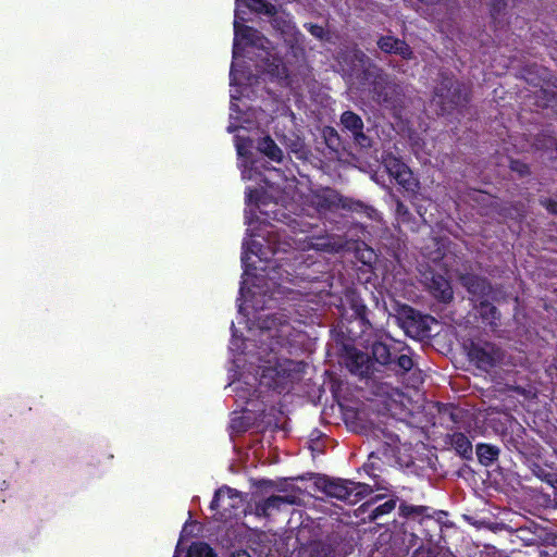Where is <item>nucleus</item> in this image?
Masks as SVG:
<instances>
[{"label": "nucleus", "instance_id": "1", "mask_svg": "<svg viewBox=\"0 0 557 557\" xmlns=\"http://www.w3.org/2000/svg\"><path fill=\"white\" fill-rule=\"evenodd\" d=\"M307 363L292 359H278L262 369L260 384L277 393L288 392L294 382L300 381Z\"/></svg>", "mask_w": 557, "mask_h": 557}, {"label": "nucleus", "instance_id": "2", "mask_svg": "<svg viewBox=\"0 0 557 557\" xmlns=\"http://www.w3.org/2000/svg\"><path fill=\"white\" fill-rule=\"evenodd\" d=\"M317 491L322 492L327 497L345 500L349 499L352 494L356 496L363 495L367 492V486L360 483L346 482L315 474Z\"/></svg>", "mask_w": 557, "mask_h": 557}, {"label": "nucleus", "instance_id": "3", "mask_svg": "<svg viewBox=\"0 0 557 557\" xmlns=\"http://www.w3.org/2000/svg\"><path fill=\"white\" fill-rule=\"evenodd\" d=\"M463 284L473 296L478 297L476 300H480V314L482 318L493 324L497 311L485 298L491 292L490 285L479 277H465Z\"/></svg>", "mask_w": 557, "mask_h": 557}, {"label": "nucleus", "instance_id": "4", "mask_svg": "<svg viewBox=\"0 0 557 557\" xmlns=\"http://www.w3.org/2000/svg\"><path fill=\"white\" fill-rule=\"evenodd\" d=\"M384 165L392 177L403 186L406 190H413L417 186L416 178L413 177L409 168L400 160L393 156H387L384 159Z\"/></svg>", "mask_w": 557, "mask_h": 557}, {"label": "nucleus", "instance_id": "5", "mask_svg": "<svg viewBox=\"0 0 557 557\" xmlns=\"http://www.w3.org/2000/svg\"><path fill=\"white\" fill-rule=\"evenodd\" d=\"M359 207H361L359 203H348L346 200H343L333 189L323 188L315 191V209L334 210L347 208L349 210H357Z\"/></svg>", "mask_w": 557, "mask_h": 557}, {"label": "nucleus", "instance_id": "6", "mask_svg": "<svg viewBox=\"0 0 557 557\" xmlns=\"http://www.w3.org/2000/svg\"><path fill=\"white\" fill-rule=\"evenodd\" d=\"M295 499L296 497L290 495H272L257 504V515L269 518L275 512H278L285 509L286 507L295 504Z\"/></svg>", "mask_w": 557, "mask_h": 557}, {"label": "nucleus", "instance_id": "7", "mask_svg": "<svg viewBox=\"0 0 557 557\" xmlns=\"http://www.w3.org/2000/svg\"><path fill=\"white\" fill-rule=\"evenodd\" d=\"M366 67L364 55L357 51H348L337 59V69L343 72L344 75H359Z\"/></svg>", "mask_w": 557, "mask_h": 557}, {"label": "nucleus", "instance_id": "8", "mask_svg": "<svg viewBox=\"0 0 557 557\" xmlns=\"http://www.w3.org/2000/svg\"><path fill=\"white\" fill-rule=\"evenodd\" d=\"M234 32L235 38L245 40L249 46L265 50V44H269V40L259 30L248 25H242L236 21L234 22Z\"/></svg>", "mask_w": 557, "mask_h": 557}, {"label": "nucleus", "instance_id": "9", "mask_svg": "<svg viewBox=\"0 0 557 557\" xmlns=\"http://www.w3.org/2000/svg\"><path fill=\"white\" fill-rule=\"evenodd\" d=\"M341 122L352 134L360 146L366 147L369 145L368 137L362 133L363 122L357 114L346 111L342 114Z\"/></svg>", "mask_w": 557, "mask_h": 557}, {"label": "nucleus", "instance_id": "10", "mask_svg": "<svg viewBox=\"0 0 557 557\" xmlns=\"http://www.w3.org/2000/svg\"><path fill=\"white\" fill-rule=\"evenodd\" d=\"M264 51L267 55L262 59L261 65L263 72L271 78L286 79L288 77V70L282 58L271 54L267 49Z\"/></svg>", "mask_w": 557, "mask_h": 557}, {"label": "nucleus", "instance_id": "11", "mask_svg": "<svg viewBox=\"0 0 557 557\" xmlns=\"http://www.w3.org/2000/svg\"><path fill=\"white\" fill-rule=\"evenodd\" d=\"M257 149L272 161L281 162L283 159L282 149L269 135L258 139Z\"/></svg>", "mask_w": 557, "mask_h": 557}, {"label": "nucleus", "instance_id": "12", "mask_svg": "<svg viewBox=\"0 0 557 557\" xmlns=\"http://www.w3.org/2000/svg\"><path fill=\"white\" fill-rule=\"evenodd\" d=\"M429 287L434 296L443 301H448L453 298L450 284L448 280L442 275H433Z\"/></svg>", "mask_w": 557, "mask_h": 557}, {"label": "nucleus", "instance_id": "13", "mask_svg": "<svg viewBox=\"0 0 557 557\" xmlns=\"http://www.w3.org/2000/svg\"><path fill=\"white\" fill-rule=\"evenodd\" d=\"M379 47L385 52H394L400 54L403 58L411 55L410 48L404 42L394 37H383L379 41Z\"/></svg>", "mask_w": 557, "mask_h": 557}, {"label": "nucleus", "instance_id": "14", "mask_svg": "<svg viewBox=\"0 0 557 557\" xmlns=\"http://www.w3.org/2000/svg\"><path fill=\"white\" fill-rule=\"evenodd\" d=\"M251 140L249 138L243 139L236 145L237 153L239 157L246 159L250 163V171L258 172L260 169H268L261 161L252 159V153L249 151Z\"/></svg>", "mask_w": 557, "mask_h": 557}, {"label": "nucleus", "instance_id": "15", "mask_svg": "<svg viewBox=\"0 0 557 557\" xmlns=\"http://www.w3.org/2000/svg\"><path fill=\"white\" fill-rule=\"evenodd\" d=\"M347 249H354L356 258L363 264L370 265L376 259L374 250L364 243H357L354 247L348 246Z\"/></svg>", "mask_w": 557, "mask_h": 557}, {"label": "nucleus", "instance_id": "16", "mask_svg": "<svg viewBox=\"0 0 557 557\" xmlns=\"http://www.w3.org/2000/svg\"><path fill=\"white\" fill-rule=\"evenodd\" d=\"M246 203L248 206L255 205L261 214L265 215L267 218H271L269 211L263 209V207L267 206V202L263 200V196L258 189L248 188L246 191Z\"/></svg>", "mask_w": 557, "mask_h": 557}, {"label": "nucleus", "instance_id": "17", "mask_svg": "<svg viewBox=\"0 0 557 557\" xmlns=\"http://www.w3.org/2000/svg\"><path fill=\"white\" fill-rule=\"evenodd\" d=\"M372 354L374 359L381 363L386 364L393 360L392 349L384 343H375L372 347Z\"/></svg>", "mask_w": 557, "mask_h": 557}, {"label": "nucleus", "instance_id": "18", "mask_svg": "<svg viewBox=\"0 0 557 557\" xmlns=\"http://www.w3.org/2000/svg\"><path fill=\"white\" fill-rule=\"evenodd\" d=\"M498 448L486 445V444H480L476 446V455L482 463H490L494 461L498 456Z\"/></svg>", "mask_w": 557, "mask_h": 557}, {"label": "nucleus", "instance_id": "19", "mask_svg": "<svg viewBox=\"0 0 557 557\" xmlns=\"http://www.w3.org/2000/svg\"><path fill=\"white\" fill-rule=\"evenodd\" d=\"M346 301L349 302L354 315L356 318L363 319L366 313V306L362 300L355 294L349 293L346 295Z\"/></svg>", "mask_w": 557, "mask_h": 557}, {"label": "nucleus", "instance_id": "20", "mask_svg": "<svg viewBox=\"0 0 557 557\" xmlns=\"http://www.w3.org/2000/svg\"><path fill=\"white\" fill-rule=\"evenodd\" d=\"M453 445L462 456H468L472 453V445L463 434H455L453 437Z\"/></svg>", "mask_w": 557, "mask_h": 557}, {"label": "nucleus", "instance_id": "21", "mask_svg": "<svg viewBox=\"0 0 557 557\" xmlns=\"http://www.w3.org/2000/svg\"><path fill=\"white\" fill-rule=\"evenodd\" d=\"M248 7L257 12H263L269 15L276 13V8L267 0H247Z\"/></svg>", "mask_w": 557, "mask_h": 557}, {"label": "nucleus", "instance_id": "22", "mask_svg": "<svg viewBox=\"0 0 557 557\" xmlns=\"http://www.w3.org/2000/svg\"><path fill=\"white\" fill-rule=\"evenodd\" d=\"M323 137L329 148L332 150H337L339 147V137L337 133L332 127H326L323 129Z\"/></svg>", "mask_w": 557, "mask_h": 557}, {"label": "nucleus", "instance_id": "23", "mask_svg": "<svg viewBox=\"0 0 557 557\" xmlns=\"http://www.w3.org/2000/svg\"><path fill=\"white\" fill-rule=\"evenodd\" d=\"M230 492H231V488H228V487H226L225 490L219 488L214 493V496H213V498L211 500V504H210V508L212 510H215V509H219V508L225 509V507L223 505V502H224L226 493H230Z\"/></svg>", "mask_w": 557, "mask_h": 557}, {"label": "nucleus", "instance_id": "24", "mask_svg": "<svg viewBox=\"0 0 557 557\" xmlns=\"http://www.w3.org/2000/svg\"><path fill=\"white\" fill-rule=\"evenodd\" d=\"M231 428L234 432L244 433L249 428V422L245 417H236L231 421Z\"/></svg>", "mask_w": 557, "mask_h": 557}, {"label": "nucleus", "instance_id": "25", "mask_svg": "<svg viewBox=\"0 0 557 557\" xmlns=\"http://www.w3.org/2000/svg\"><path fill=\"white\" fill-rule=\"evenodd\" d=\"M395 506L396 502L393 499L385 502L373 510L372 518L376 519L382 515L389 513L395 508Z\"/></svg>", "mask_w": 557, "mask_h": 557}, {"label": "nucleus", "instance_id": "26", "mask_svg": "<svg viewBox=\"0 0 557 557\" xmlns=\"http://www.w3.org/2000/svg\"><path fill=\"white\" fill-rule=\"evenodd\" d=\"M428 510L426 507L423 506H412V505H401L400 512L405 517H410L413 515H422Z\"/></svg>", "mask_w": 557, "mask_h": 557}, {"label": "nucleus", "instance_id": "27", "mask_svg": "<svg viewBox=\"0 0 557 557\" xmlns=\"http://www.w3.org/2000/svg\"><path fill=\"white\" fill-rule=\"evenodd\" d=\"M404 350H406L407 352H403L397 358V364L401 370L409 371L413 367V361H412L411 357L409 356V349L404 348Z\"/></svg>", "mask_w": 557, "mask_h": 557}, {"label": "nucleus", "instance_id": "28", "mask_svg": "<svg viewBox=\"0 0 557 557\" xmlns=\"http://www.w3.org/2000/svg\"><path fill=\"white\" fill-rule=\"evenodd\" d=\"M368 361V358L366 355L363 354H357L356 355V362H357V367L356 369L351 368V371L352 372H356L360 375H363L366 370L362 369V366Z\"/></svg>", "mask_w": 557, "mask_h": 557}, {"label": "nucleus", "instance_id": "29", "mask_svg": "<svg viewBox=\"0 0 557 557\" xmlns=\"http://www.w3.org/2000/svg\"><path fill=\"white\" fill-rule=\"evenodd\" d=\"M544 205H545L546 209L549 212H552L554 214H557V201H555V200H546L544 202Z\"/></svg>", "mask_w": 557, "mask_h": 557}, {"label": "nucleus", "instance_id": "30", "mask_svg": "<svg viewBox=\"0 0 557 557\" xmlns=\"http://www.w3.org/2000/svg\"><path fill=\"white\" fill-rule=\"evenodd\" d=\"M248 259H249L248 252L247 251H243V253H242V263L245 267V271H247L248 268H249V264L247 263Z\"/></svg>", "mask_w": 557, "mask_h": 557}, {"label": "nucleus", "instance_id": "31", "mask_svg": "<svg viewBox=\"0 0 557 557\" xmlns=\"http://www.w3.org/2000/svg\"><path fill=\"white\" fill-rule=\"evenodd\" d=\"M231 557H251V556L247 550H238V552L232 554Z\"/></svg>", "mask_w": 557, "mask_h": 557}, {"label": "nucleus", "instance_id": "32", "mask_svg": "<svg viewBox=\"0 0 557 557\" xmlns=\"http://www.w3.org/2000/svg\"><path fill=\"white\" fill-rule=\"evenodd\" d=\"M447 96L444 94L443 89L436 91V98H438V102H442Z\"/></svg>", "mask_w": 557, "mask_h": 557}, {"label": "nucleus", "instance_id": "33", "mask_svg": "<svg viewBox=\"0 0 557 557\" xmlns=\"http://www.w3.org/2000/svg\"><path fill=\"white\" fill-rule=\"evenodd\" d=\"M305 28L311 34L313 35V30H314V27H313V22H308L305 24Z\"/></svg>", "mask_w": 557, "mask_h": 557}, {"label": "nucleus", "instance_id": "34", "mask_svg": "<svg viewBox=\"0 0 557 557\" xmlns=\"http://www.w3.org/2000/svg\"><path fill=\"white\" fill-rule=\"evenodd\" d=\"M308 448L313 453V438H309L307 441Z\"/></svg>", "mask_w": 557, "mask_h": 557}, {"label": "nucleus", "instance_id": "35", "mask_svg": "<svg viewBox=\"0 0 557 557\" xmlns=\"http://www.w3.org/2000/svg\"><path fill=\"white\" fill-rule=\"evenodd\" d=\"M503 0H495V3L493 4L494 9L495 10H499L500 9V3H502Z\"/></svg>", "mask_w": 557, "mask_h": 557}, {"label": "nucleus", "instance_id": "36", "mask_svg": "<svg viewBox=\"0 0 557 557\" xmlns=\"http://www.w3.org/2000/svg\"><path fill=\"white\" fill-rule=\"evenodd\" d=\"M323 557H336V554L333 550H331L326 553Z\"/></svg>", "mask_w": 557, "mask_h": 557}, {"label": "nucleus", "instance_id": "37", "mask_svg": "<svg viewBox=\"0 0 557 557\" xmlns=\"http://www.w3.org/2000/svg\"><path fill=\"white\" fill-rule=\"evenodd\" d=\"M522 168H523V169H519V168H517V166H513V169H515V170H517V171H519L520 173H524V172H527V166H524V165H523Z\"/></svg>", "mask_w": 557, "mask_h": 557}, {"label": "nucleus", "instance_id": "38", "mask_svg": "<svg viewBox=\"0 0 557 557\" xmlns=\"http://www.w3.org/2000/svg\"><path fill=\"white\" fill-rule=\"evenodd\" d=\"M273 214H274V215L272 216V219H273V220H280V219L277 218V213H276L275 211H273Z\"/></svg>", "mask_w": 557, "mask_h": 557}, {"label": "nucleus", "instance_id": "39", "mask_svg": "<svg viewBox=\"0 0 557 557\" xmlns=\"http://www.w3.org/2000/svg\"><path fill=\"white\" fill-rule=\"evenodd\" d=\"M485 362H486V363H491V362H492V357L486 356V361H485Z\"/></svg>", "mask_w": 557, "mask_h": 557}, {"label": "nucleus", "instance_id": "40", "mask_svg": "<svg viewBox=\"0 0 557 557\" xmlns=\"http://www.w3.org/2000/svg\"><path fill=\"white\" fill-rule=\"evenodd\" d=\"M308 557H313V552L308 550Z\"/></svg>", "mask_w": 557, "mask_h": 557}, {"label": "nucleus", "instance_id": "41", "mask_svg": "<svg viewBox=\"0 0 557 557\" xmlns=\"http://www.w3.org/2000/svg\"><path fill=\"white\" fill-rule=\"evenodd\" d=\"M263 483L269 484V485H272V482H271V481H263Z\"/></svg>", "mask_w": 557, "mask_h": 557}, {"label": "nucleus", "instance_id": "42", "mask_svg": "<svg viewBox=\"0 0 557 557\" xmlns=\"http://www.w3.org/2000/svg\"><path fill=\"white\" fill-rule=\"evenodd\" d=\"M314 449H315V451H317L318 449H320V448H319V445H318V443H317V442H315Z\"/></svg>", "mask_w": 557, "mask_h": 557}, {"label": "nucleus", "instance_id": "43", "mask_svg": "<svg viewBox=\"0 0 557 557\" xmlns=\"http://www.w3.org/2000/svg\"><path fill=\"white\" fill-rule=\"evenodd\" d=\"M314 36L315 37L320 36L317 29H315Z\"/></svg>", "mask_w": 557, "mask_h": 557}]
</instances>
